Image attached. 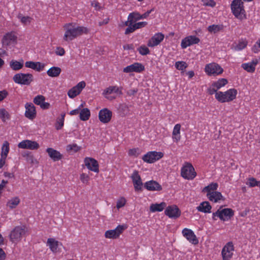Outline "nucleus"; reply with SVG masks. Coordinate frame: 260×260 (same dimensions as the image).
<instances>
[{
  "mask_svg": "<svg viewBox=\"0 0 260 260\" xmlns=\"http://www.w3.org/2000/svg\"><path fill=\"white\" fill-rule=\"evenodd\" d=\"M180 128L181 125L180 124H176L173 129L172 133V138L175 141L177 142L180 140Z\"/></svg>",
  "mask_w": 260,
  "mask_h": 260,
  "instance_id": "31",
  "label": "nucleus"
},
{
  "mask_svg": "<svg viewBox=\"0 0 260 260\" xmlns=\"http://www.w3.org/2000/svg\"><path fill=\"white\" fill-rule=\"evenodd\" d=\"M207 196L210 201L214 202L215 203H216L221 200H224L221 193L220 192L216 191L207 193Z\"/></svg>",
  "mask_w": 260,
  "mask_h": 260,
  "instance_id": "26",
  "label": "nucleus"
},
{
  "mask_svg": "<svg viewBox=\"0 0 260 260\" xmlns=\"http://www.w3.org/2000/svg\"><path fill=\"white\" fill-rule=\"evenodd\" d=\"M217 90L218 89H216V88L213 86L212 84L211 87L208 89V93L210 95H212L214 93L216 94V92H218Z\"/></svg>",
  "mask_w": 260,
  "mask_h": 260,
  "instance_id": "60",
  "label": "nucleus"
},
{
  "mask_svg": "<svg viewBox=\"0 0 260 260\" xmlns=\"http://www.w3.org/2000/svg\"><path fill=\"white\" fill-rule=\"evenodd\" d=\"M247 44L248 42L246 40L240 41L236 46L235 49L237 50H241L247 46Z\"/></svg>",
  "mask_w": 260,
  "mask_h": 260,
  "instance_id": "50",
  "label": "nucleus"
},
{
  "mask_svg": "<svg viewBox=\"0 0 260 260\" xmlns=\"http://www.w3.org/2000/svg\"><path fill=\"white\" fill-rule=\"evenodd\" d=\"M197 210L204 213H210L211 212L212 207L207 201L203 202L197 207Z\"/></svg>",
  "mask_w": 260,
  "mask_h": 260,
  "instance_id": "28",
  "label": "nucleus"
},
{
  "mask_svg": "<svg viewBox=\"0 0 260 260\" xmlns=\"http://www.w3.org/2000/svg\"><path fill=\"white\" fill-rule=\"evenodd\" d=\"M91 5L94 7L96 11H99L104 8V6H102L98 2L95 1L91 2Z\"/></svg>",
  "mask_w": 260,
  "mask_h": 260,
  "instance_id": "54",
  "label": "nucleus"
},
{
  "mask_svg": "<svg viewBox=\"0 0 260 260\" xmlns=\"http://www.w3.org/2000/svg\"><path fill=\"white\" fill-rule=\"evenodd\" d=\"M25 66L26 68H31L34 70H36L37 69L36 62L31 61H26L25 63Z\"/></svg>",
  "mask_w": 260,
  "mask_h": 260,
  "instance_id": "56",
  "label": "nucleus"
},
{
  "mask_svg": "<svg viewBox=\"0 0 260 260\" xmlns=\"http://www.w3.org/2000/svg\"><path fill=\"white\" fill-rule=\"evenodd\" d=\"M122 87H118L116 86H110L108 87V88H106L103 92V95H109L111 94L113 92L119 94H122Z\"/></svg>",
  "mask_w": 260,
  "mask_h": 260,
  "instance_id": "27",
  "label": "nucleus"
},
{
  "mask_svg": "<svg viewBox=\"0 0 260 260\" xmlns=\"http://www.w3.org/2000/svg\"><path fill=\"white\" fill-rule=\"evenodd\" d=\"M234 247L232 242H229L223 247L221 254L223 260H231L233 257Z\"/></svg>",
  "mask_w": 260,
  "mask_h": 260,
  "instance_id": "9",
  "label": "nucleus"
},
{
  "mask_svg": "<svg viewBox=\"0 0 260 260\" xmlns=\"http://www.w3.org/2000/svg\"><path fill=\"white\" fill-rule=\"evenodd\" d=\"M140 154V149L138 148L130 149L128 154L130 156L137 157Z\"/></svg>",
  "mask_w": 260,
  "mask_h": 260,
  "instance_id": "48",
  "label": "nucleus"
},
{
  "mask_svg": "<svg viewBox=\"0 0 260 260\" xmlns=\"http://www.w3.org/2000/svg\"><path fill=\"white\" fill-rule=\"evenodd\" d=\"M164 35L161 32L155 34L148 41L147 43L148 46L150 47H153L159 45L160 43V42L164 40Z\"/></svg>",
  "mask_w": 260,
  "mask_h": 260,
  "instance_id": "19",
  "label": "nucleus"
},
{
  "mask_svg": "<svg viewBox=\"0 0 260 260\" xmlns=\"http://www.w3.org/2000/svg\"><path fill=\"white\" fill-rule=\"evenodd\" d=\"M26 111L25 116L29 119H33L36 117V111L34 105L31 103H27L25 106Z\"/></svg>",
  "mask_w": 260,
  "mask_h": 260,
  "instance_id": "21",
  "label": "nucleus"
},
{
  "mask_svg": "<svg viewBox=\"0 0 260 260\" xmlns=\"http://www.w3.org/2000/svg\"><path fill=\"white\" fill-rule=\"evenodd\" d=\"M26 160L31 165L37 164L38 163L37 160L35 159L32 155H28L26 157Z\"/></svg>",
  "mask_w": 260,
  "mask_h": 260,
  "instance_id": "58",
  "label": "nucleus"
},
{
  "mask_svg": "<svg viewBox=\"0 0 260 260\" xmlns=\"http://www.w3.org/2000/svg\"><path fill=\"white\" fill-rule=\"evenodd\" d=\"M167 204L165 202H161L160 204H152L150 206V210L152 212H161L165 208H166Z\"/></svg>",
  "mask_w": 260,
  "mask_h": 260,
  "instance_id": "29",
  "label": "nucleus"
},
{
  "mask_svg": "<svg viewBox=\"0 0 260 260\" xmlns=\"http://www.w3.org/2000/svg\"><path fill=\"white\" fill-rule=\"evenodd\" d=\"M205 71L209 76H217L221 74L223 69L217 63L213 62L206 65Z\"/></svg>",
  "mask_w": 260,
  "mask_h": 260,
  "instance_id": "7",
  "label": "nucleus"
},
{
  "mask_svg": "<svg viewBox=\"0 0 260 260\" xmlns=\"http://www.w3.org/2000/svg\"><path fill=\"white\" fill-rule=\"evenodd\" d=\"M142 19L141 15L137 12H134L132 13H131L128 16V19L130 20V23L133 24L134 22H136L139 20H140Z\"/></svg>",
  "mask_w": 260,
  "mask_h": 260,
  "instance_id": "34",
  "label": "nucleus"
},
{
  "mask_svg": "<svg viewBox=\"0 0 260 260\" xmlns=\"http://www.w3.org/2000/svg\"><path fill=\"white\" fill-rule=\"evenodd\" d=\"M237 90L235 88H231L225 92L218 91L215 95V99L219 102L223 103L230 102L236 98Z\"/></svg>",
  "mask_w": 260,
  "mask_h": 260,
  "instance_id": "3",
  "label": "nucleus"
},
{
  "mask_svg": "<svg viewBox=\"0 0 260 260\" xmlns=\"http://www.w3.org/2000/svg\"><path fill=\"white\" fill-rule=\"evenodd\" d=\"M126 203V200L124 198L122 197L120 199H119L117 202L116 204V207L117 209H119L125 205Z\"/></svg>",
  "mask_w": 260,
  "mask_h": 260,
  "instance_id": "52",
  "label": "nucleus"
},
{
  "mask_svg": "<svg viewBox=\"0 0 260 260\" xmlns=\"http://www.w3.org/2000/svg\"><path fill=\"white\" fill-rule=\"evenodd\" d=\"M182 233L183 236L192 244L197 245L199 243L198 238L191 230L185 228L182 230Z\"/></svg>",
  "mask_w": 260,
  "mask_h": 260,
  "instance_id": "18",
  "label": "nucleus"
},
{
  "mask_svg": "<svg viewBox=\"0 0 260 260\" xmlns=\"http://www.w3.org/2000/svg\"><path fill=\"white\" fill-rule=\"evenodd\" d=\"M8 95V92L6 90L0 91V102L5 99Z\"/></svg>",
  "mask_w": 260,
  "mask_h": 260,
  "instance_id": "61",
  "label": "nucleus"
},
{
  "mask_svg": "<svg viewBox=\"0 0 260 260\" xmlns=\"http://www.w3.org/2000/svg\"><path fill=\"white\" fill-rule=\"evenodd\" d=\"M66 114L62 113L61 114V117H58L56 120V123L55 125V127L56 129L59 130L61 129L64 124V120Z\"/></svg>",
  "mask_w": 260,
  "mask_h": 260,
  "instance_id": "41",
  "label": "nucleus"
},
{
  "mask_svg": "<svg viewBox=\"0 0 260 260\" xmlns=\"http://www.w3.org/2000/svg\"><path fill=\"white\" fill-rule=\"evenodd\" d=\"M45 100V98L42 95H38L34 99V103L37 105H40Z\"/></svg>",
  "mask_w": 260,
  "mask_h": 260,
  "instance_id": "47",
  "label": "nucleus"
},
{
  "mask_svg": "<svg viewBox=\"0 0 260 260\" xmlns=\"http://www.w3.org/2000/svg\"><path fill=\"white\" fill-rule=\"evenodd\" d=\"M61 72V70L59 67H53L50 68L47 71V75L51 77H58Z\"/></svg>",
  "mask_w": 260,
  "mask_h": 260,
  "instance_id": "30",
  "label": "nucleus"
},
{
  "mask_svg": "<svg viewBox=\"0 0 260 260\" xmlns=\"http://www.w3.org/2000/svg\"><path fill=\"white\" fill-rule=\"evenodd\" d=\"M86 84L84 81H81L78 83L76 86L73 87V88H75V90L76 91H79V94L80 93L82 89L85 87Z\"/></svg>",
  "mask_w": 260,
  "mask_h": 260,
  "instance_id": "49",
  "label": "nucleus"
},
{
  "mask_svg": "<svg viewBox=\"0 0 260 260\" xmlns=\"http://www.w3.org/2000/svg\"><path fill=\"white\" fill-rule=\"evenodd\" d=\"M216 217H218L220 218V220L225 221V219L222 217L221 213L220 212V209H218L216 212H214L212 214V218L214 220H216Z\"/></svg>",
  "mask_w": 260,
  "mask_h": 260,
  "instance_id": "51",
  "label": "nucleus"
},
{
  "mask_svg": "<svg viewBox=\"0 0 260 260\" xmlns=\"http://www.w3.org/2000/svg\"><path fill=\"white\" fill-rule=\"evenodd\" d=\"M200 40L195 36H189L182 39L181 43L182 48L185 49L193 44H198Z\"/></svg>",
  "mask_w": 260,
  "mask_h": 260,
  "instance_id": "15",
  "label": "nucleus"
},
{
  "mask_svg": "<svg viewBox=\"0 0 260 260\" xmlns=\"http://www.w3.org/2000/svg\"><path fill=\"white\" fill-rule=\"evenodd\" d=\"M80 119L82 121H86L90 116V112L88 108H83L80 111Z\"/></svg>",
  "mask_w": 260,
  "mask_h": 260,
  "instance_id": "33",
  "label": "nucleus"
},
{
  "mask_svg": "<svg viewBox=\"0 0 260 260\" xmlns=\"http://www.w3.org/2000/svg\"><path fill=\"white\" fill-rule=\"evenodd\" d=\"M84 161L88 170L97 173L99 172V165L96 160L91 157H86Z\"/></svg>",
  "mask_w": 260,
  "mask_h": 260,
  "instance_id": "12",
  "label": "nucleus"
},
{
  "mask_svg": "<svg viewBox=\"0 0 260 260\" xmlns=\"http://www.w3.org/2000/svg\"><path fill=\"white\" fill-rule=\"evenodd\" d=\"M175 67L178 70L184 71L187 67V64L184 61H177L175 63Z\"/></svg>",
  "mask_w": 260,
  "mask_h": 260,
  "instance_id": "44",
  "label": "nucleus"
},
{
  "mask_svg": "<svg viewBox=\"0 0 260 260\" xmlns=\"http://www.w3.org/2000/svg\"><path fill=\"white\" fill-rule=\"evenodd\" d=\"M46 152L54 161L60 160L62 157V155L59 151L52 148H48L46 149Z\"/></svg>",
  "mask_w": 260,
  "mask_h": 260,
  "instance_id": "23",
  "label": "nucleus"
},
{
  "mask_svg": "<svg viewBox=\"0 0 260 260\" xmlns=\"http://www.w3.org/2000/svg\"><path fill=\"white\" fill-rule=\"evenodd\" d=\"M223 28V26L222 25H215L213 24L211 25H210L208 27V30L209 32L212 33H216L218 31H219L220 30H221Z\"/></svg>",
  "mask_w": 260,
  "mask_h": 260,
  "instance_id": "42",
  "label": "nucleus"
},
{
  "mask_svg": "<svg viewBox=\"0 0 260 260\" xmlns=\"http://www.w3.org/2000/svg\"><path fill=\"white\" fill-rule=\"evenodd\" d=\"M258 63L257 59L252 60V61L248 63H243L242 68L249 73H253L255 70V66Z\"/></svg>",
  "mask_w": 260,
  "mask_h": 260,
  "instance_id": "25",
  "label": "nucleus"
},
{
  "mask_svg": "<svg viewBox=\"0 0 260 260\" xmlns=\"http://www.w3.org/2000/svg\"><path fill=\"white\" fill-rule=\"evenodd\" d=\"M9 151V143L8 141H5L2 147L1 155L3 157H7Z\"/></svg>",
  "mask_w": 260,
  "mask_h": 260,
  "instance_id": "40",
  "label": "nucleus"
},
{
  "mask_svg": "<svg viewBox=\"0 0 260 260\" xmlns=\"http://www.w3.org/2000/svg\"><path fill=\"white\" fill-rule=\"evenodd\" d=\"M218 184L217 183L212 182L209 184L208 186L205 187L202 191L206 192L207 193H211L212 191H214L217 189Z\"/></svg>",
  "mask_w": 260,
  "mask_h": 260,
  "instance_id": "35",
  "label": "nucleus"
},
{
  "mask_svg": "<svg viewBox=\"0 0 260 260\" xmlns=\"http://www.w3.org/2000/svg\"><path fill=\"white\" fill-rule=\"evenodd\" d=\"M17 39V37L13 32H8L3 37L2 44L3 46H8L12 43H16Z\"/></svg>",
  "mask_w": 260,
  "mask_h": 260,
  "instance_id": "20",
  "label": "nucleus"
},
{
  "mask_svg": "<svg viewBox=\"0 0 260 260\" xmlns=\"http://www.w3.org/2000/svg\"><path fill=\"white\" fill-rule=\"evenodd\" d=\"M13 80L16 83L29 85L34 81V77L31 74L20 73L15 74L13 77Z\"/></svg>",
  "mask_w": 260,
  "mask_h": 260,
  "instance_id": "5",
  "label": "nucleus"
},
{
  "mask_svg": "<svg viewBox=\"0 0 260 260\" xmlns=\"http://www.w3.org/2000/svg\"><path fill=\"white\" fill-rule=\"evenodd\" d=\"M112 116V112L107 108L101 110L99 113L100 121L103 123H107L110 121Z\"/></svg>",
  "mask_w": 260,
  "mask_h": 260,
  "instance_id": "14",
  "label": "nucleus"
},
{
  "mask_svg": "<svg viewBox=\"0 0 260 260\" xmlns=\"http://www.w3.org/2000/svg\"><path fill=\"white\" fill-rule=\"evenodd\" d=\"M0 118L4 122L10 119V115L5 108L0 109Z\"/></svg>",
  "mask_w": 260,
  "mask_h": 260,
  "instance_id": "39",
  "label": "nucleus"
},
{
  "mask_svg": "<svg viewBox=\"0 0 260 260\" xmlns=\"http://www.w3.org/2000/svg\"><path fill=\"white\" fill-rule=\"evenodd\" d=\"M39 144L36 141L25 140L20 142L18 147L19 148L37 150L39 148Z\"/></svg>",
  "mask_w": 260,
  "mask_h": 260,
  "instance_id": "16",
  "label": "nucleus"
},
{
  "mask_svg": "<svg viewBox=\"0 0 260 260\" xmlns=\"http://www.w3.org/2000/svg\"><path fill=\"white\" fill-rule=\"evenodd\" d=\"M80 179L83 184H85L86 185L89 184L90 177L88 175L83 173L80 174Z\"/></svg>",
  "mask_w": 260,
  "mask_h": 260,
  "instance_id": "46",
  "label": "nucleus"
},
{
  "mask_svg": "<svg viewBox=\"0 0 260 260\" xmlns=\"http://www.w3.org/2000/svg\"><path fill=\"white\" fill-rule=\"evenodd\" d=\"M220 212L225 220L230 219L234 215V211L231 208H225L220 210Z\"/></svg>",
  "mask_w": 260,
  "mask_h": 260,
  "instance_id": "32",
  "label": "nucleus"
},
{
  "mask_svg": "<svg viewBox=\"0 0 260 260\" xmlns=\"http://www.w3.org/2000/svg\"><path fill=\"white\" fill-rule=\"evenodd\" d=\"M80 148L76 144H70L67 146V150L68 152H77L80 150Z\"/></svg>",
  "mask_w": 260,
  "mask_h": 260,
  "instance_id": "43",
  "label": "nucleus"
},
{
  "mask_svg": "<svg viewBox=\"0 0 260 260\" xmlns=\"http://www.w3.org/2000/svg\"><path fill=\"white\" fill-rule=\"evenodd\" d=\"M136 30V29L135 28V27L134 24L133 23L132 24L129 25V26L127 28H126L124 34H125V35H128L131 33L133 32Z\"/></svg>",
  "mask_w": 260,
  "mask_h": 260,
  "instance_id": "57",
  "label": "nucleus"
},
{
  "mask_svg": "<svg viewBox=\"0 0 260 260\" xmlns=\"http://www.w3.org/2000/svg\"><path fill=\"white\" fill-rule=\"evenodd\" d=\"M131 178L133 181L135 190L136 191L141 190L143 183L138 171L135 170L133 172L131 176Z\"/></svg>",
  "mask_w": 260,
  "mask_h": 260,
  "instance_id": "17",
  "label": "nucleus"
},
{
  "mask_svg": "<svg viewBox=\"0 0 260 260\" xmlns=\"http://www.w3.org/2000/svg\"><path fill=\"white\" fill-rule=\"evenodd\" d=\"M75 88H72L69 90L68 94L70 98L73 99L79 95V91L77 92L75 91Z\"/></svg>",
  "mask_w": 260,
  "mask_h": 260,
  "instance_id": "55",
  "label": "nucleus"
},
{
  "mask_svg": "<svg viewBox=\"0 0 260 260\" xmlns=\"http://www.w3.org/2000/svg\"><path fill=\"white\" fill-rule=\"evenodd\" d=\"M163 156L164 153L161 152L149 151L143 156L142 159L147 163H153Z\"/></svg>",
  "mask_w": 260,
  "mask_h": 260,
  "instance_id": "8",
  "label": "nucleus"
},
{
  "mask_svg": "<svg viewBox=\"0 0 260 260\" xmlns=\"http://www.w3.org/2000/svg\"><path fill=\"white\" fill-rule=\"evenodd\" d=\"M125 227L123 225H119L114 230L107 231L105 233L106 238L116 239L118 238L125 230Z\"/></svg>",
  "mask_w": 260,
  "mask_h": 260,
  "instance_id": "11",
  "label": "nucleus"
},
{
  "mask_svg": "<svg viewBox=\"0 0 260 260\" xmlns=\"http://www.w3.org/2000/svg\"><path fill=\"white\" fill-rule=\"evenodd\" d=\"M37 69L36 71L40 72L42 71L45 67L44 64L41 63L40 62H36Z\"/></svg>",
  "mask_w": 260,
  "mask_h": 260,
  "instance_id": "64",
  "label": "nucleus"
},
{
  "mask_svg": "<svg viewBox=\"0 0 260 260\" xmlns=\"http://www.w3.org/2000/svg\"><path fill=\"white\" fill-rule=\"evenodd\" d=\"M228 81L225 78L219 79L218 81L214 82L212 83L213 86L216 88V89H219L222 87L227 84Z\"/></svg>",
  "mask_w": 260,
  "mask_h": 260,
  "instance_id": "36",
  "label": "nucleus"
},
{
  "mask_svg": "<svg viewBox=\"0 0 260 260\" xmlns=\"http://www.w3.org/2000/svg\"><path fill=\"white\" fill-rule=\"evenodd\" d=\"M231 8L235 17L241 20L246 18L245 11L242 0L233 1L231 5Z\"/></svg>",
  "mask_w": 260,
  "mask_h": 260,
  "instance_id": "2",
  "label": "nucleus"
},
{
  "mask_svg": "<svg viewBox=\"0 0 260 260\" xmlns=\"http://www.w3.org/2000/svg\"><path fill=\"white\" fill-rule=\"evenodd\" d=\"M63 28L65 33L63 39L66 41H72L82 34L88 32L86 27L77 26L75 23H73L64 24Z\"/></svg>",
  "mask_w": 260,
  "mask_h": 260,
  "instance_id": "1",
  "label": "nucleus"
},
{
  "mask_svg": "<svg viewBox=\"0 0 260 260\" xmlns=\"http://www.w3.org/2000/svg\"><path fill=\"white\" fill-rule=\"evenodd\" d=\"M11 68L14 71H18L22 68L23 64L17 60H12L10 62Z\"/></svg>",
  "mask_w": 260,
  "mask_h": 260,
  "instance_id": "38",
  "label": "nucleus"
},
{
  "mask_svg": "<svg viewBox=\"0 0 260 260\" xmlns=\"http://www.w3.org/2000/svg\"><path fill=\"white\" fill-rule=\"evenodd\" d=\"M47 244L49 246L51 251L53 253H56L58 252L59 251L58 249V246L59 245H62V243L61 242L56 241L54 238L48 239Z\"/></svg>",
  "mask_w": 260,
  "mask_h": 260,
  "instance_id": "24",
  "label": "nucleus"
},
{
  "mask_svg": "<svg viewBox=\"0 0 260 260\" xmlns=\"http://www.w3.org/2000/svg\"><path fill=\"white\" fill-rule=\"evenodd\" d=\"M136 29H139L142 27H145L147 25V22L144 21V22H140L138 23H136L134 24Z\"/></svg>",
  "mask_w": 260,
  "mask_h": 260,
  "instance_id": "59",
  "label": "nucleus"
},
{
  "mask_svg": "<svg viewBox=\"0 0 260 260\" xmlns=\"http://www.w3.org/2000/svg\"><path fill=\"white\" fill-rule=\"evenodd\" d=\"M20 199L18 197H15L10 200L7 204V206L10 209H13L16 207V206L19 204Z\"/></svg>",
  "mask_w": 260,
  "mask_h": 260,
  "instance_id": "37",
  "label": "nucleus"
},
{
  "mask_svg": "<svg viewBox=\"0 0 260 260\" xmlns=\"http://www.w3.org/2000/svg\"><path fill=\"white\" fill-rule=\"evenodd\" d=\"M181 174L182 177L187 180H192L197 176L193 166L189 162H186L182 168Z\"/></svg>",
  "mask_w": 260,
  "mask_h": 260,
  "instance_id": "6",
  "label": "nucleus"
},
{
  "mask_svg": "<svg viewBox=\"0 0 260 260\" xmlns=\"http://www.w3.org/2000/svg\"><path fill=\"white\" fill-rule=\"evenodd\" d=\"M144 70L145 67L141 63L135 62L123 68V71L126 73L131 72L141 73Z\"/></svg>",
  "mask_w": 260,
  "mask_h": 260,
  "instance_id": "13",
  "label": "nucleus"
},
{
  "mask_svg": "<svg viewBox=\"0 0 260 260\" xmlns=\"http://www.w3.org/2000/svg\"><path fill=\"white\" fill-rule=\"evenodd\" d=\"M138 50L140 54L142 55H146L150 53V50L148 47L145 45L141 46Z\"/></svg>",
  "mask_w": 260,
  "mask_h": 260,
  "instance_id": "45",
  "label": "nucleus"
},
{
  "mask_svg": "<svg viewBox=\"0 0 260 260\" xmlns=\"http://www.w3.org/2000/svg\"><path fill=\"white\" fill-rule=\"evenodd\" d=\"M203 3V5L205 6H209L211 7H214L216 3L214 0H202Z\"/></svg>",
  "mask_w": 260,
  "mask_h": 260,
  "instance_id": "53",
  "label": "nucleus"
},
{
  "mask_svg": "<svg viewBox=\"0 0 260 260\" xmlns=\"http://www.w3.org/2000/svg\"><path fill=\"white\" fill-rule=\"evenodd\" d=\"M181 211L175 205L166 206L165 214L169 218L176 219L180 216Z\"/></svg>",
  "mask_w": 260,
  "mask_h": 260,
  "instance_id": "10",
  "label": "nucleus"
},
{
  "mask_svg": "<svg viewBox=\"0 0 260 260\" xmlns=\"http://www.w3.org/2000/svg\"><path fill=\"white\" fill-rule=\"evenodd\" d=\"M256 179L254 178H250L249 179V185L250 187H254L256 186V184L257 183Z\"/></svg>",
  "mask_w": 260,
  "mask_h": 260,
  "instance_id": "63",
  "label": "nucleus"
},
{
  "mask_svg": "<svg viewBox=\"0 0 260 260\" xmlns=\"http://www.w3.org/2000/svg\"><path fill=\"white\" fill-rule=\"evenodd\" d=\"M55 53L57 55L62 56L65 53V51L63 48L57 47L55 51Z\"/></svg>",
  "mask_w": 260,
  "mask_h": 260,
  "instance_id": "62",
  "label": "nucleus"
},
{
  "mask_svg": "<svg viewBox=\"0 0 260 260\" xmlns=\"http://www.w3.org/2000/svg\"><path fill=\"white\" fill-rule=\"evenodd\" d=\"M27 232V228L25 225L15 226L9 235L10 240L13 243L17 244Z\"/></svg>",
  "mask_w": 260,
  "mask_h": 260,
  "instance_id": "4",
  "label": "nucleus"
},
{
  "mask_svg": "<svg viewBox=\"0 0 260 260\" xmlns=\"http://www.w3.org/2000/svg\"><path fill=\"white\" fill-rule=\"evenodd\" d=\"M144 187L149 191H160L161 186L156 181L150 180L144 183Z\"/></svg>",
  "mask_w": 260,
  "mask_h": 260,
  "instance_id": "22",
  "label": "nucleus"
}]
</instances>
